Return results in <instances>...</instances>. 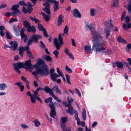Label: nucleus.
I'll list each match as a JSON object with an SVG mask.
<instances>
[{
	"mask_svg": "<svg viewBox=\"0 0 131 131\" xmlns=\"http://www.w3.org/2000/svg\"><path fill=\"white\" fill-rule=\"evenodd\" d=\"M40 14L42 15L44 19L46 21L48 22L49 21L50 19V17L49 15H47L43 12H41Z\"/></svg>",
	"mask_w": 131,
	"mask_h": 131,
	"instance_id": "6ab92c4d",
	"label": "nucleus"
},
{
	"mask_svg": "<svg viewBox=\"0 0 131 131\" xmlns=\"http://www.w3.org/2000/svg\"><path fill=\"white\" fill-rule=\"evenodd\" d=\"M37 63L39 65L43 64V66H45V64H46L45 62L43 61L42 59H38L36 61Z\"/></svg>",
	"mask_w": 131,
	"mask_h": 131,
	"instance_id": "c85d7f7f",
	"label": "nucleus"
},
{
	"mask_svg": "<svg viewBox=\"0 0 131 131\" xmlns=\"http://www.w3.org/2000/svg\"><path fill=\"white\" fill-rule=\"evenodd\" d=\"M27 31L28 32L32 31L33 33H34L36 31V30L34 26H31L30 25L29 27L27 28Z\"/></svg>",
	"mask_w": 131,
	"mask_h": 131,
	"instance_id": "aec40b11",
	"label": "nucleus"
},
{
	"mask_svg": "<svg viewBox=\"0 0 131 131\" xmlns=\"http://www.w3.org/2000/svg\"><path fill=\"white\" fill-rule=\"evenodd\" d=\"M30 97L31 102L33 103H35L36 101V96L32 95Z\"/></svg>",
	"mask_w": 131,
	"mask_h": 131,
	"instance_id": "cd10ccee",
	"label": "nucleus"
},
{
	"mask_svg": "<svg viewBox=\"0 0 131 131\" xmlns=\"http://www.w3.org/2000/svg\"><path fill=\"white\" fill-rule=\"evenodd\" d=\"M21 127L23 129L28 128L29 127L27 125H26L25 124H22L21 125Z\"/></svg>",
	"mask_w": 131,
	"mask_h": 131,
	"instance_id": "c03bdc74",
	"label": "nucleus"
},
{
	"mask_svg": "<svg viewBox=\"0 0 131 131\" xmlns=\"http://www.w3.org/2000/svg\"><path fill=\"white\" fill-rule=\"evenodd\" d=\"M7 87V85L5 83H2L0 84V90H6Z\"/></svg>",
	"mask_w": 131,
	"mask_h": 131,
	"instance_id": "412c9836",
	"label": "nucleus"
},
{
	"mask_svg": "<svg viewBox=\"0 0 131 131\" xmlns=\"http://www.w3.org/2000/svg\"><path fill=\"white\" fill-rule=\"evenodd\" d=\"M49 106L51 109V110H55L54 105L53 104H49Z\"/></svg>",
	"mask_w": 131,
	"mask_h": 131,
	"instance_id": "3c124183",
	"label": "nucleus"
},
{
	"mask_svg": "<svg viewBox=\"0 0 131 131\" xmlns=\"http://www.w3.org/2000/svg\"><path fill=\"white\" fill-rule=\"evenodd\" d=\"M40 45L41 47L42 48H45V46L43 42L42 41H40Z\"/></svg>",
	"mask_w": 131,
	"mask_h": 131,
	"instance_id": "0e129e2a",
	"label": "nucleus"
},
{
	"mask_svg": "<svg viewBox=\"0 0 131 131\" xmlns=\"http://www.w3.org/2000/svg\"><path fill=\"white\" fill-rule=\"evenodd\" d=\"M67 99L68 101V102L69 103L72 102L73 100V99L71 97L68 96Z\"/></svg>",
	"mask_w": 131,
	"mask_h": 131,
	"instance_id": "de8ad7c7",
	"label": "nucleus"
},
{
	"mask_svg": "<svg viewBox=\"0 0 131 131\" xmlns=\"http://www.w3.org/2000/svg\"><path fill=\"white\" fill-rule=\"evenodd\" d=\"M64 52L66 54L68 55L70 53L68 49L67 48H65Z\"/></svg>",
	"mask_w": 131,
	"mask_h": 131,
	"instance_id": "13d9d810",
	"label": "nucleus"
},
{
	"mask_svg": "<svg viewBox=\"0 0 131 131\" xmlns=\"http://www.w3.org/2000/svg\"><path fill=\"white\" fill-rule=\"evenodd\" d=\"M30 60H29L26 61L25 64L24 68L28 69L29 71L31 72L34 68L33 66L31 64Z\"/></svg>",
	"mask_w": 131,
	"mask_h": 131,
	"instance_id": "0eeeda50",
	"label": "nucleus"
},
{
	"mask_svg": "<svg viewBox=\"0 0 131 131\" xmlns=\"http://www.w3.org/2000/svg\"><path fill=\"white\" fill-rule=\"evenodd\" d=\"M40 72L39 69H38L36 71H34L32 73V74L35 76L38 74H40L39 72Z\"/></svg>",
	"mask_w": 131,
	"mask_h": 131,
	"instance_id": "a18cd8bd",
	"label": "nucleus"
},
{
	"mask_svg": "<svg viewBox=\"0 0 131 131\" xmlns=\"http://www.w3.org/2000/svg\"><path fill=\"white\" fill-rule=\"evenodd\" d=\"M15 85H17L19 87L21 92L23 91L24 87V86L22 84V83L21 82H17L15 84Z\"/></svg>",
	"mask_w": 131,
	"mask_h": 131,
	"instance_id": "f3484780",
	"label": "nucleus"
},
{
	"mask_svg": "<svg viewBox=\"0 0 131 131\" xmlns=\"http://www.w3.org/2000/svg\"><path fill=\"white\" fill-rule=\"evenodd\" d=\"M68 28L67 26H66L64 30V32L62 34V35L64 36L65 34L68 35Z\"/></svg>",
	"mask_w": 131,
	"mask_h": 131,
	"instance_id": "ea45409f",
	"label": "nucleus"
},
{
	"mask_svg": "<svg viewBox=\"0 0 131 131\" xmlns=\"http://www.w3.org/2000/svg\"><path fill=\"white\" fill-rule=\"evenodd\" d=\"M125 22L127 23H128L130 21V19L128 16L126 17L125 18Z\"/></svg>",
	"mask_w": 131,
	"mask_h": 131,
	"instance_id": "603ef678",
	"label": "nucleus"
},
{
	"mask_svg": "<svg viewBox=\"0 0 131 131\" xmlns=\"http://www.w3.org/2000/svg\"><path fill=\"white\" fill-rule=\"evenodd\" d=\"M18 20L16 19L11 18L9 21L8 22L9 23H11L15 21H17Z\"/></svg>",
	"mask_w": 131,
	"mask_h": 131,
	"instance_id": "8fccbe9b",
	"label": "nucleus"
},
{
	"mask_svg": "<svg viewBox=\"0 0 131 131\" xmlns=\"http://www.w3.org/2000/svg\"><path fill=\"white\" fill-rule=\"evenodd\" d=\"M118 41L120 42L124 43H127V42L124 40L122 39L121 37H119L118 38Z\"/></svg>",
	"mask_w": 131,
	"mask_h": 131,
	"instance_id": "c9c22d12",
	"label": "nucleus"
},
{
	"mask_svg": "<svg viewBox=\"0 0 131 131\" xmlns=\"http://www.w3.org/2000/svg\"><path fill=\"white\" fill-rule=\"evenodd\" d=\"M127 48H126V50L127 51H128V50L127 49H131V44H128L127 45Z\"/></svg>",
	"mask_w": 131,
	"mask_h": 131,
	"instance_id": "69168bd1",
	"label": "nucleus"
},
{
	"mask_svg": "<svg viewBox=\"0 0 131 131\" xmlns=\"http://www.w3.org/2000/svg\"><path fill=\"white\" fill-rule=\"evenodd\" d=\"M43 10L45 11L48 15H50V11L49 8L45 7L43 9Z\"/></svg>",
	"mask_w": 131,
	"mask_h": 131,
	"instance_id": "58836bf2",
	"label": "nucleus"
},
{
	"mask_svg": "<svg viewBox=\"0 0 131 131\" xmlns=\"http://www.w3.org/2000/svg\"><path fill=\"white\" fill-rule=\"evenodd\" d=\"M58 38L59 42V43H58L57 38H54V43L57 49L53 51V53L56 58H57L58 56L59 52L58 50H59L60 47L63 43V40L62 37V35L61 34H59Z\"/></svg>",
	"mask_w": 131,
	"mask_h": 131,
	"instance_id": "f03ea898",
	"label": "nucleus"
},
{
	"mask_svg": "<svg viewBox=\"0 0 131 131\" xmlns=\"http://www.w3.org/2000/svg\"><path fill=\"white\" fill-rule=\"evenodd\" d=\"M25 50L26 51L28 56L30 58H33L34 57L31 53L28 46L25 47Z\"/></svg>",
	"mask_w": 131,
	"mask_h": 131,
	"instance_id": "ddd939ff",
	"label": "nucleus"
},
{
	"mask_svg": "<svg viewBox=\"0 0 131 131\" xmlns=\"http://www.w3.org/2000/svg\"><path fill=\"white\" fill-rule=\"evenodd\" d=\"M123 28L125 30H128L129 29V26L128 24L123 23L122 25Z\"/></svg>",
	"mask_w": 131,
	"mask_h": 131,
	"instance_id": "7c9ffc66",
	"label": "nucleus"
},
{
	"mask_svg": "<svg viewBox=\"0 0 131 131\" xmlns=\"http://www.w3.org/2000/svg\"><path fill=\"white\" fill-rule=\"evenodd\" d=\"M105 26L106 28L104 29V30L106 35V37L107 38L110 35V29L113 27V25L111 23H108L107 21H106L105 23Z\"/></svg>",
	"mask_w": 131,
	"mask_h": 131,
	"instance_id": "7ed1b4c3",
	"label": "nucleus"
},
{
	"mask_svg": "<svg viewBox=\"0 0 131 131\" xmlns=\"http://www.w3.org/2000/svg\"><path fill=\"white\" fill-rule=\"evenodd\" d=\"M41 75H47L49 74V69L48 66L46 64L45 66H43L41 69H39Z\"/></svg>",
	"mask_w": 131,
	"mask_h": 131,
	"instance_id": "423d86ee",
	"label": "nucleus"
},
{
	"mask_svg": "<svg viewBox=\"0 0 131 131\" xmlns=\"http://www.w3.org/2000/svg\"><path fill=\"white\" fill-rule=\"evenodd\" d=\"M126 13L125 11H124L122 14V17H121V20L122 21L124 19L126 15Z\"/></svg>",
	"mask_w": 131,
	"mask_h": 131,
	"instance_id": "864d4df0",
	"label": "nucleus"
},
{
	"mask_svg": "<svg viewBox=\"0 0 131 131\" xmlns=\"http://www.w3.org/2000/svg\"><path fill=\"white\" fill-rule=\"evenodd\" d=\"M75 91L78 96L80 97H81V94L79 90L78 89L75 88Z\"/></svg>",
	"mask_w": 131,
	"mask_h": 131,
	"instance_id": "09e8293b",
	"label": "nucleus"
},
{
	"mask_svg": "<svg viewBox=\"0 0 131 131\" xmlns=\"http://www.w3.org/2000/svg\"><path fill=\"white\" fill-rule=\"evenodd\" d=\"M9 44L11 45L10 47L13 51H15L17 49L18 44L15 41H10L9 42Z\"/></svg>",
	"mask_w": 131,
	"mask_h": 131,
	"instance_id": "6e6552de",
	"label": "nucleus"
},
{
	"mask_svg": "<svg viewBox=\"0 0 131 131\" xmlns=\"http://www.w3.org/2000/svg\"><path fill=\"white\" fill-rule=\"evenodd\" d=\"M22 11L25 13H27L28 12L27 10L24 7H23L22 9Z\"/></svg>",
	"mask_w": 131,
	"mask_h": 131,
	"instance_id": "774afa93",
	"label": "nucleus"
},
{
	"mask_svg": "<svg viewBox=\"0 0 131 131\" xmlns=\"http://www.w3.org/2000/svg\"><path fill=\"white\" fill-rule=\"evenodd\" d=\"M43 5L45 7H49V4L47 2H46L45 3L43 4Z\"/></svg>",
	"mask_w": 131,
	"mask_h": 131,
	"instance_id": "4d7b16f0",
	"label": "nucleus"
},
{
	"mask_svg": "<svg viewBox=\"0 0 131 131\" xmlns=\"http://www.w3.org/2000/svg\"><path fill=\"white\" fill-rule=\"evenodd\" d=\"M14 70L18 73H20V71L19 69L20 68H24L25 64L23 63H21L18 62L14 64Z\"/></svg>",
	"mask_w": 131,
	"mask_h": 131,
	"instance_id": "39448f33",
	"label": "nucleus"
},
{
	"mask_svg": "<svg viewBox=\"0 0 131 131\" xmlns=\"http://www.w3.org/2000/svg\"><path fill=\"white\" fill-rule=\"evenodd\" d=\"M67 121V118L66 117H63L62 118L61 121V127L64 131L65 130V123Z\"/></svg>",
	"mask_w": 131,
	"mask_h": 131,
	"instance_id": "1a4fd4ad",
	"label": "nucleus"
},
{
	"mask_svg": "<svg viewBox=\"0 0 131 131\" xmlns=\"http://www.w3.org/2000/svg\"><path fill=\"white\" fill-rule=\"evenodd\" d=\"M73 16L77 18H80L81 17V15L79 11L76 9L74 10Z\"/></svg>",
	"mask_w": 131,
	"mask_h": 131,
	"instance_id": "f8f14e48",
	"label": "nucleus"
},
{
	"mask_svg": "<svg viewBox=\"0 0 131 131\" xmlns=\"http://www.w3.org/2000/svg\"><path fill=\"white\" fill-rule=\"evenodd\" d=\"M52 97H50L48 99H46L45 100V102L46 103H47L48 102L51 101L52 100Z\"/></svg>",
	"mask_w": 131,
	"mask_h": 131,
	"instance_id": "49530a36",
	"label": "nucleus"
},
{
	"mask_svg": "<svg viewBox=\"0 0 131 131\" xmlns=\"http://www.w3.org/2000/svg\"><path fill=\"white\" fill-rule=\"evenodd\" d=\"M63 104L64 106L66 107H68L69 106H70L69 105V104H70V103H69V104H68L66 102H63Z\"/></svg>",
	"mask_w": 131,
	"mask_h": 131,
	"instance_id": "338daca9",
	"label": "nucleus"
},
{
	"mask_svg": "<svg viewBox=\"0 0 131 131\" xmlns=\"http://www.w3.org/2000/svg\"><path fill=\"white\" fill-rule=\"evenodd\" d=\"M44 91L47 93H49L54 98L57 100V102H60L61 101L60 99L55 96L54 94L53 93V91H52V89H51L47 86L45 87L44 89H43Z\"/></svg>",
	"mask_w": 131,
	"mask_h": 131,
	"instance_id": "20e7f679",
	"label": "nucleus"
},
{
	"mask_svg": "<svg viewBox=\"0 0 131 131\" xmlns=\"http://www.w3.org/2000/svg\"><path fill=\"white\" fill-rule=\"evenodd\" d=\"M42 38V36L38 35H34L32 36L31 39L33 42H37L38 40L39 39H41Z\"/></svg>",
	"mask_w": 131,
	"mask_h": 131,
	"instance_id": "9d476101",
	"label": "nucleus"
},
{
	"mask_svg": "<svg viewBox=\"0 0 131 131\" xmlns=\"http://www.w3.org/2000/svg\"><path fill=\"white\" fill-rule=\"evenodd\" d=\"M24 28H22L20 31L21 34V37L22 39H24V42H26L28 39V37L27 36L25 35L24 34Z\"/></svg>",
	"mask_w": 131,
	"mask_h": 131,
	"instance_id": "4468645a",
	"label": "nucleus"
},
{
	"mask_svg": "<svg viewBox=\"0 0 131 131\" xmlns=\"http://www.w3.org/2000/svg\"><path fill=\"white\" fill-rule=\"evenodd\" d=\"M29 18L32 21H34L35 23H38L40 22V21L35 17L30 16Z\"/></svg>",
	"mask_w": 131,
	"mask_h": 131,
	"instance_id": "2f4dec72",
	"label": "nucleus"
},
{
	"mask_svg": "<svg viewBox=\"0 0 131 131\" xmlns=\"http://www.w3.org/2000/svg\"><path fill=\"white\" fill-rule=\"evenodd\" d=\"M57 21L58 22L57 25L58 26H59L61 25L62 22L63 21V20L61 15H60L59 16Z\"/></svg>",
	"mask_w": 131,
	"mask_h": 131,
	"instance_id": "5701e85b",
	"label": "nucleus"
},
{
	"mask_svg": "<svg viewBox=\"0 0 131 131\" xmlns=\"http://www.w3.org/2000/svg\"><path fill=\"white\" fill-rule=\"evenodd\" d=\"M52 90H54V91H56L58 94H61V90L58 88L57 86L56 85L53 87L52 88Z\"/></svg>",
	"mask_w": 131,
	"mask_h": 131,
	"instance_id": "a878e982",
	"label": "nucleus"
},
{
	"mask_svg": "<svg viewBox=\"0 0 131 131\" xmlns=\"http://www.w3.org/2000/svg\"><path fill=\"white\" fill-rule=\"evenodd\" d=\"M28 5L30 7L28 8V12L29 13H31L33 10L32 8L31 7L32 6V5L30 3L28 2Z\"/></svg>",
	"mask_w": 131,
	"mask_h": 131,
	"instance_id": "79ce46f5",
	"label": "nucleus"
},
{
	"mask_svg": "<svg viewBox=\"0 0 131 131\" xmlns=\"http://www.w3.org/2000/svg\"><path fill=\"white\" fill-rule=\"evenodd\" d=\"M19 7V5H13L11 8V9L12 10H18V8Z\"/></svg>",
	"mask_w": 131,
	"mask_h": 131,
	"instance_id": "4c0bfd02",
	"label": "nucleus"
},
{
	"mask_svg": "<svg viewBox=\"0 0 131 131\" xmlns=\"http://www.w3.org/2000/svg\"><path fill=\"white\" fill-rule=\"evenodd\" d=\"M18 3L20 5H26V4L23 1H19Z\"/></svg>",
	"mask_w": 131,
	"mask_h": 131,
	"instance_id": "5fc2aeb1",
	"label": "nucleus"
},
{
	"mask_svg": "<svg viewBox=\"0 0 131 131\" xmlns=\"http://www.w3.org/2000/svg\"><path fill=\"white\" fill-rule=\"evenodd\" d=\"M18 49L20 55L21 56H23L24 51L25 50V47L24 48L22 46H21Z\"/></svg>",
	"mask_w": 131,
	"mask_h": 131,
	"instance_id": "b1692460",
	"label": "nucleus"
},
{
	"mask_svg": "<svg viewBox=\"0 0 131 131\" xmlns=\"http://www.w3.org/2000/svg\"><path fill=\"white\" fill-rule=\"evenodd\" d=\"M50 116L54 118H56V113L55 110H51L50 113Z\"/></svg>",
	"mask_w": 131,
	"mask_h": 131,
	"instance_id": "bb28decb",
	"label": "nucleus"
},
{
	"mask_svg": "<svg viewBox=\"0 0 131 131\" xmlns=\"http://www.w3.org/2000/svg\"><path fill=\"white\" fill-rule=\"evenodd\" d=\"M56 70L58 74L56 73V74H55V78L56 79V78L61 76L63 75V73L62 71L60 70L58 67L56 68Z\"/></svg>",
	"mask_w": 131,
	"mask_h": 131,
	"instance_id": "2eb2a0df",
	"label": "nucleus"
},
{
	"mask_svg": "<svg viewBox=\"0 0 131 131\" xmlns=\"http://www.w3.org/2000/svg\"><path fill=\"white\" fill-rule=\"evenodd\" d=\"M117 67L119 68H122L123 67L122 63L121 62H115Z\"/></svg>",
	"mask_w": 131,
	"mask_h": 131,
	"instance_id": "e433bc0d",
	"label": "nucleus"
},
{
	"mask_svg": "<svg viewBox=\"0 0 131 131\" xmlns=\"http://www.w3.org/2000/svg\"><path fill=\"white\" fill-rule=\"evenodd\" d=\"M38 27L39 30L42 31L45 29L42 25L39 23L38 24Z\"/></svg>",
	"mask_w": 131,
	"mask_h": 131,
	"instance_id": "a19ab883",
	"label": "nucleus"
},
{
	"mask_svg": "<svg viewBox=\"0 0 131 131\" xmlns=\"http://www.w3.org/2000/svg\"><path fill=\"white\" fill-rule=\"evenodd\" d=\"M13 11L12 12V16H15L17 15V14H21L19 10H13Z\"/></svg>",
	"mask_w": 131,
	"mask_h": 131,
	"instance_id": "f704fd0d",
	"label": "nucleus"
},
{
	"mask_svg": "<svg viewBox=\"0 0 131 131\" xmlns=\"http://www.w3.org/2000/svg\"><path fill=\"white\" fill-rule=\"evenodd\" d=\"M33 91L34 93V94H33V95H34L35 96H37L39 95L38 94V91L36 90V91Z\"/></svg>",
	"mask_w": 131,
	"mask_h": 131,
	"instance_id": "680f3d73",
	"label": "nucleus"
},
{
	"mask_svg": "<svg viewBox=\"0 0 131 131\" xmlns=\"http://www.w3.org/2000/svg\"><path fill=\"white\" fill-rule=\"evenodd\" d=\"M59 2L57 1H55L54 3V11L56 12L57 10L59 8Z\"/></svg>",
	"mask_w": 131,
	"mask_h": 131,
	"instance_id": "a211bd4d",
	"label": "nucleus"
},
{
	"mask_svg": "<svg viewBox=\"0 0 131 131\" xmlns=\"http://www.w3.org/2000/svg\"><path fill=\"white\" fill-rule=\"evenodd\" d=\"M118 0H112V6L113 7L117 6L118 4Z\"/></svg>",
	"mask_w": 131,
	"mask_h": 131,
	"instance_id": "473e14b6",
	"label": "nucleus"
},
{
	"mask_svg": "<svg viewBox=\"0 0 131 131\" xmlns=\"http://www.w3.org/2000/svg\"><path fill=\"white\" fill-rule=\"evenodd\" d=\"M7 6V5L5 4H4L0 6V9L3 8Z\"/></svg>",
	"mask_w": 131,
	"mask_h": 131,
	"instance_id": "e2e57ef3",
	"label": "nucleus"
},
{
	"mask_svg": "<svg viewBox=\"0 0 131 131\" xmlns=\"http://www.w3.org/2000/svg\"><path fill=\"white\" fill-rule=\"evenodd\" d=\"M71 40L72 45L74 47H75L76 46V44L74 39H71Z\"/></svg>",
	"mask_w": 131,
	"mask_h": 131,
	"instance_id": "052dcab7",
	"label": "nucleus"
},
{
	"mask_svg": "<svg viewBox=\"0 0 131 131\" xmlns=\"http://www.w3.org/2000/svg\"><path fill=\"white\" fill-rule=\"evenodd\" d=\"M92 35L94 38V39L92 40L93 46L92 48H91L90 45L85 46L84 49L86 53H87L89 51H93L94 50H95L96 52L105 50V48L103 46L104 45L103 42L96 41L97 39L102 38V37L100 36V34L96 32H94L92 33Z\"/></svg>",
	"mask_w": 131,
	"mask_h": 131,
	"instance_id": "f257e3e1",
	"label": "nucleus"
},
{
	"mask_svg": "<svg viewBox=\"0 0 131 131\" xmlns=\"http://www.w3.org/2000/svg\"><path fill=\"white\" fill-rule=\"evenodd\" d=\"M69 105L70 106L68 107V109L66 111V112L70 115H73V108L70 104H69Z\"/></svg>",
	"mask_w": 131,
	"mask_h": 131,
	"instance_id": "4be33fe9",
	"label": "nucleus"
},
{
	"mask_svg": "<svg viewBox=\"0 0 131 131\" xmlns=\"http://www.w3.org/2000/svg\"><path fill=\"white\" fill-rule=\"evenodd\" d=\"M54 71L55 70L53 68L51 69L50 71V78L53 81H55L56 80V79L55 78V74H56V73H54Z\"/></svg>",
	"mask_w": 131,
	"mask_h": 131,
	"instance_id": "9b49d317",
	"label": "nucleus"
},
{
	"mask_svg": "<svg viewBox=\"0 0 131 131\" xmlns=\"http://www.w3.org/2000/svg\"><path fill=\"white\" fill-rule=\"evenodd\" d=\"M66 70L69 73H71L72 72V71L71 69L69 68L68 67L66 66L65 67Z\"/></svg>",
	"mask_w": 131,
	"mask_h": 131,
	"instance_id": "37998d69",
	"label": "nucleus"
},
{
	"mask_svg": "<svg viewBox=\"0 0 131 131\" xmlns=\"http://www.w3.org/2000/svg\"><path fill=\"white\" fill-rule=\"evenodd\" d=\"M90 15L92 16H94L96 13V10L93 8H91L90 10Z\"/></svg>",
	"mask_w": 131,
	"mask_h": 131,
	"instance_id": "c756f323",
	"label": "nucleus"
},
{
	"mask_svg": "<svg viewBox=\"0 0 131 131\" xmlns=\"http://www.w3.org/2000/svg\"><path fill=\"white\" fill-rule=\"evenodd\" d=\"M42 58L46 61L48 62L53 61L51 57L48 55H43L42 56Z\"/></svg>",
	"mask_w": 131,
	"mask_h": 131,
	"instance_id": "dca6fc26",
	"label": "nucleus"
},
{
	"mask_svg": "<svg viewBox=\"0 0 131 131\" xmlns=\"http://www.w3.org/2000/svg\"><path fill=\"white\" fill-rule=\"evenodd\" d=\"M23 25L25 28H27L30 26V23L24 20L23 21Z\"/></svg>",
	"mask_w": 131,
	"mask_h": 131,
	"instance_id": "393cba45",
	"label": "nucleus"
},
{
	"mask_svg": "<svg viewBox=\"0 0 131 131\" xmlns=\"http://www.w3.org/2000/svg\"><path fill=\"white\" fill-rule=\"evenodd\" d=\"M21 79L24 83H26L27 82V81H28L27 80L26 78L23 76H22L21 77Z\"/></svg>",
	"mask_w": 131,
	"mask_h": 131,
	"instance_id": "6e6d98bb",
	"label": "nucleus"
},
{
	"mask_svg": "<svg viewBox=\"0 0 131 131\" xmlns=\"http://www.w3.org/2000/svg\"><path fill=\"white\" fill-rule=\"evenodd\" d=\"M34 123L36 127L39 126L40 125V123L38 120L35 119L34 120Z\"/></svg>",
	"mask_w": 131,
	"mask_h": 131,
	"instance_id": "72a5a7b5",
	"label": "nucleus"
},
{
	"mask_svg": "<svg viewBox=\"0 0 131 131\" xmlns=\"http://www.w3.org/2000/svg\"><path fill=\"white\" fill-rule=\"evenodd\" d=\"M39 95H38L36 96V99L39 101L41 103H42V102L41 99L39 97Z\"/></svg>",
	"mask_w": 131,
	"mask_h": 131,
	"instance_id": "bf43d9fd",
	"label": "nucleus"
}]
</instances>
